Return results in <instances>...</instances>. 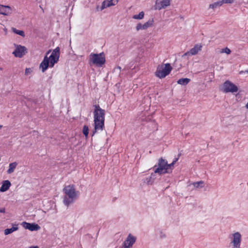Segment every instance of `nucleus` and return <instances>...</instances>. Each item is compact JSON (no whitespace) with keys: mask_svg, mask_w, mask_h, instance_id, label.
Segmentation results:
<instances>
[{"mask_svg":"<svg viewBox=\"0 0 248 248\" xmlns=\"http://www.w3.org/2000/svg\"><path fill=\"white\" fill-rule=\"evenodd\" d=\"M105 116V110L102 109L99 105H95L93 111L94 131L92 136L104 129Z\"/></svg>","mask_w":248,"mask_h":248,"instance_id":"1","label":"nucleus"},{"mask_svg":"<svg viewBox=\"0 0 248 248\" xmlns=\"http://www.w3.org/2000/svg\"><path fill=\"white\" fill-rule=\"evenodd\" d=\"M49 53V51L46 53V55L40 64L39 67L42 72L46 71L48 67H53L59 61L60 57V48L59 47L55 48L50 55L48 57L47 55Z\"/></svg>","mask_w":248,"mask_h":248,"instance_id":"2","label":"nucleus"},{"mask_svg":"<svg viewBox=\"0 0 248 248\" xmlns=\"http://www.w3.org/2000/svg\"><path fill=\"white\" fill-rule=\"evenodd\" d=\"M63 190L64 193L63 203L68 207L74 202L78 198L79 193L78 191L76 190L74 185L65 186Z\"/></svg>","mask_w":248,"mask_h":248,"instance_id":"3","label":"nucleus"},{"mask_svg":"<svg viewBox=\"0 0 248 248\" xmlns=\"http://www.w3.org/2000/svg\"><path fill=\"white\" fill-rule=\"evenodd\" d=\"M106 62L105 55L103 52L99 54L91 53L89 55V63L90 65H95L98 67H101Z\"/></svg>","mask_w":248,"mask_h":248,"instance_id":"4","label":"nucleus"},{"mask_svg":"<svg viewBox=\"0 0 248 248\" xmlns=\"http://www.w3.org/2000/svg\"><path fill=\"white\" fill-rule=\"evenodd\" d=\"M172 67L169 63L158 65L155 72V75L159 78H163L169 75Z\"/></svg>","mask_w":248,"mask_h":248,"instance_id":"5","label":"nucleus"},{"mask_svg":"<svg viewBox=\"0 0 248 248\" xmlns=\"http://www.w3.org/2000/svg\"><path fill=\"white\" fill-rule=\"evenodd\" d=\"M231 248H241L242 235L239 232H235L229 235Z\"/></svg>","mask_w":248,"mask_h":248,"instance_id":"6","label":"nucleus"},{"mask_svg":"<svg viewBox=\"0 0 248 248\" xmlns=\"http://www.w3.org/2000/svg\"><path fill=\"white\" fill-rule=\"evenodd\" d=\"M155 173H158L160 175L168 172V162L166 160L161 158L158 160L157 165L154 166Z\"/></svg>","mask_w":248,"mask_h":248,"instance_id":"7","label":"nucleus"},{"mask_svg":"<svg viewBox=\"0 0 248 248\" xmlns=\"http://www.w3.org/2000/svg\"><path fill=\"white\" fill-rule=\"evenodd\" d=\"M16 49L13 54L16 57L21 58L27 53L25 46L21 45H15Z\"/></svg>","mask_w":248,"mask_h":248,"instance_id":"8","label":"nucleus"},{"mask_svg":"<svg viewBox=\"0 0 248 248\" xmlns=\"http://www.w3.org/2000/svg\"><path fill=\"white\" fill-rule=\"evenodd\" d=\"M238 91V88L236 85L229 81H227L223 84V91L225 93H234Z\"/></svg>","mask_w":248,"mask_h":248,"instance_id":"9","label":"nucleus"},{"mask_svg":"<svg viewBox=\"0 0 248 248\" xmlns=\"http://www.w3.org/2000/svg\"><path fill=\"white\" fill-rule=\"evenodd\" d=\"M171 0H156L155 1V9L161 10L164 9L170 5Z\"/></svg>","mask_w":248,"mask_h":248,"instance_id":"10","label":"nucleus"},{"mask_svg":"<svg viewBox=\"0 0 248 248\" xmlns=\"http://www.w3.org/2000/svg\"><path fill=\"white\" fill-rule=\"evenodd\" d=\"M22 227L25 229L29 230L31 231H36L40 229V227L35 223H28L27 222H23L21 223Z\"/></svg>","mask_w":248,"mask_h":248,"instance_id":"11","label":"nucleus"},{"mask_svg":"<svg viewBox=\"0 0 248 248\" xmlns=\"http://www.w3.org/2000/svg\"><path fill=\"white\" fill-rule=\"evenodd\" d=\"M137 238L131 233H129L127 236L126 239L123 243V244L131 248L134 243L136 242Z\"/></svg>","mask_w":248,"mask_h":248,"instance_id":"12","label":"nucleus"},{"mask_svg":"<svg viewBox=\"0 0 248 248\" xmlns=\"http://www.w3.org/2000/svg\"><path fill=\"white\" fill-rule=\"evenodd\" d=\"M202 46L200 45H196L193 48H192L189 51L184 53L182 56L183 57L189 56L191 55H195L197 54L199 51L201 50Z\"/></svg>","mask_w":248,"mask_h":248,"instance_id":"13","label":"nucleus"},{"mask_svg":"<svg viewBox=\"0 0 248 248\" xmlns=\"http://www.w3.org/2000/svg\"><path fill=\"white\" fill-rule=\"evenodd\" d=\"M153 22V20L152 19L148 20L143 24L138 23L136 27V29L137 31H139L140 30H145L148 28L152 26Z\"/></svg>","mask_w":248,"mask_h":248,"instance_id":"14","label":"nucleus"},{"mask_svg":"<svg viewBox=\"0 0 248 248\" xmlns=\"http://www.w3.org/2000/svg\"><path fill=\"white\" fill-rule=\"evenodd\" d=\"M118 2V0H105L102 3L100 10L112 6L116 5Z\"/></svg>","mask_w":248,"mask_h":248,"instance_id":"15","label":"nucleus"},{"mask_svg":"<svg viewBox=\"0 0 248 248\" xmlns=\"http://www.w3.org/2000/svg\"><path fill=\"white\" fill-rule=\"evenodd\" d=\"M12 13L11 8L8 5H0V14L4 16H8Z\"/></svg>","mask_w":248,"mask_h":248,"instance_id":"16","label":"nucleus"},{"mask_svg":"<svg viewBox=\"0 0 248 248\" xmlns=\"http://www.w3.org/2000/svg\"><path fill=\"white\" fill-rule=\"evenodd\" d=\"M11 184L9 180L3 181L1 186L0 188V191L3 192L6 191L10 187Z\"/></svg>","mask_w":248,"mask_h":248,"instance_id":"17","label":"nucleus"},{"mask_svg":"<svg viewBox=\"0 0 248 248\" xmlns=\"http://www.w3.org/2000/svg\"><path fill=\"white\" fill-rule=\"evenodd\" d=\"M18 229V225L14 224L11 228H8L4 230V233L5 235H8L12 233L15 231H17Z\"/></svg>","mask_w":248,"mask_h":248,"instance_id":"18","label":"nucleus"},{"mask_svg":"<svg viewBox=\"0 0 248 248\" xmlns=\"http://www.w3.org/2000/svg\"><path fill=\"white\" fill-rule=\"evenodd\" d=\"M17 165V163L16 162H14L11 163H10L9 165V169L7 170V172L8 174H11L13 173L15 169L16 168Z\"/></svg>","mask_w":248,"mask_h":248,"instance_id":"19","label":"nucleus"},{"mask_svg":"<svg viewBox=\"0 0 248 248\" xmlns=\"http://www.w3.org/2000/svg\"><path fill=\"white\" fill-rule=\"evenodd\" d=\"M155 173H152L150 176L146 178L145 182L148 185H152L155 181Z\"/></svg>","mask_w":248,"mask_h":248,"instance_id":"20","label":"nucleus"},{"mask_svg":"<svg viewBox=\"0 0 248 248\" xmlns=\"http://www.w3.org/2000/svg\"><path fill=\"white\" fill-rule=\"evenodd\" d=\"M190 79L188 78H182L177 81V83L181 85H186L190 81Z\"/></svg>","mask_w":248,"mask_h":248,"instance_id":"21","label":"nucleus"},{"mask_svg":"<svg viewBox=\"0 0 248 248\" xmlns=\"http://www.w3.org/2000/svg\"><path fill=\"white\" fill-rule=\"evenodd\" d=\"M222 4H223V3H222V0H221L220 1H217V2H214V3L210 4L209 7V8L214 9L217 8V7H218L221 6Z\"/></svg>","mask_w":248,"mask_h":248,"instance_id":"22","label":"nucleus"},{"mask_svg":"<svg viewBox=\"0 0 248 248\" xmlns=\"http://www.w3.org/2000/svg\"><path fill=\"white\" fill-rule=\"evenodd\" d=\"M144 13L143 12H140L138 15H135L133 16V18L135 19H142L143 18Z\"/></svg>","mask_w":248,"mask_h":248,"instance_id":"23","label":"nucleus"},{"mask_svg":"<svg viewBox=\"0 0 248 248\" xmlns=\"http://www.w3.org/2000/svg\"><path fill=\"white\" fill-rule=\"evenodd\" d=\"M218 52L219 53H226V54L229 55L231 53V50L228 47H226L221 49Z\"/></svg>","mask_w":248,"mask_h":248,"instance_id":"24","label":"nucleus"},{"mask_svg":"<svg viewBox=\"0 0 248 248\" xmlns=\"http://www.w3.org/2000/svg\"><path fill=\"white\" fill-rule=\"evenodd\" d=\"M193 186L196 188H202L204 186V182L201 181L193 183Z\"/></svg>","mask_w":248,"mask_h":248,"instance_id":"25","label":"nucleus"},{"mask_svg":"<svg viewBox=\"0 0 248 248\" xmlns=\"http://www.w3.org/2000/svg\"><path fill=\"white\" fill-rule=\"evenodd\" d=\"M12 30H13V31L16 34H18V35H19L22 37H24L25 36V33H24V32L23 31H21V30H18L15 28H13L12 29Z\"/></svg>","mask_w":248,"mask_h":248,"instance_id":"26","label":"nucleus"},{"mask_svg":"<svg viewBox=\"0 0 248 248\" xmlns=\"http://www.w3.org/2000/svg\"><path fill=\"white\" fill-rule=\"evenodd\" d=\"M83 134L85 135L86 138L88 137L89 134V128L87 125H84L82 129Z\"/></svg>","mask_w":248,"mask_h":248,"instance_id":"27","label":"nucleus"},{"mask_svg":"<svg viewBox=\"0 0 248 248\" xmlns=\"http://www.w3.org/2000/svg\"><path fill=\"white\" fill-rule=\"evenodd\" d=\"M158 237L160 238H165L166 235V234L162 231H159L158 234Z\"/></svg>","mask_w":248,"mask_h":248,"instance_id":"28","label":"nucleus"},{"mask_svg":"<svg viewBox=\"0 0 248 248\" xmlns=\"http://www.w3.org/2000/svg\"><path fill=\"white\" fill-rule=\"evenodd\" d=\"M178 160V158H175L174 160L173 161V162L170 164H168V170L169 169H172V168L173 167V165L174 164V163Z\"/></svg>","mask_w":248,"mask_h":248,"instance_id":"29","label":"nucleus"},{"mask_svg":"<svg viewBox=\"0 0 248 248\" xmlns=\"http://www.w3.org/2000/svg\"><path fill=\"white\" fill-rule=\"evenodd\" d=\"M31 72H32V69L31 68H27L25 69V74L26 75L28 76V75L31 74Z\"/></svg>","mask_w":248,"mask_h":248,"instance_id":"30","label":"nucleus"},{"mask_svg":"<svg viewBox=\"0 0 248 248\" xmlns=\"http://www.w3.org/2000/svg\"><path fill=\"white\" fill-rule=\"evenodd\" d=\"M235 0H222V3H232Z\"/></svg>","mask_w":248,"mask_h":248,"instance_id":"31","label":"nucleus"},{"mask_svg":"<svg viewBox=\"0 0 248 248\" xmlns=\"http://www.w3.org/2000/svg\"><path fill=\"white\" fill-rule=\"evenodd\" d=\"M5 212V208H0V213H4Z\"/></svg>","mask_w":248,"mask_h":248,"instance_id":"32","label":"nucleus"},{"mask_svg":"<svg viewBox=\"0 0 248 248\" xmlns=\"http://www.w3.org/2000/svg\"><path fill=\"white\" fill-rule=\"evenodd\" d=\"M246 108L248 109V102L247 103V104L246 105Z\"/></svg>","mask_w":248,"mask_h":248,"instance_id":"33","label":"nucleus"},{"mask_svg":"<svg viewBox=\"0 0 248 248\" xmlns=\"http://www.w3.org/2000/svg\"><path fill=\"white\" fill-rule=\"evenodd\" d=\"M118 68L119 69L118 70H121V69H121V67H119H119H118Z\"/></svg>","mask_w":248,"mask_h":248,"instance_id":"34","label":"nucleus"},{"mask_svg":"<svg viewBox=\"0 0 248 248\" xmlns=\"http://www.w3.org/2000/svg\"><path fill=\"white\" fill-rule=\"evenodd\" d=\"M1 127H2V126H0V129L1 128Z\"/></svg>","mask_w":248,"mask_h":248,"instance_id":"35","label":"nucleus"}]
</instances>
